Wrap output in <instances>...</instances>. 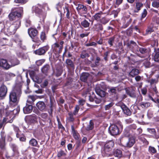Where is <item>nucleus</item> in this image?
Here are the masks:
<instances>
[{"label": "nucleus", "instance_id": "1", "mask_svg": "<svg viewBox=\"0 0 159 159\" xmlns=\"http://www.w3.org/2000/svg\"><path fill=\"white\" fill-rule=\"evenodd\" d=\"M135 142V139L133 137L129 138L124 137L120 140V143L122 146L129 148L133 146Z\"/></svg>", "mask_w": 159, "mask_h": 159}, {"label": "nucleus", "instance_id": "2", "mask_svg": "<svg viewBox=\"0 0 159 159\" xmlns=\"http://www.w3.org/2000/svg\"><path fill=\"white\" fill-rule=\"evenodd\" d=\"M21 94V90L20 88H18L17 90H15V92H11L9 95L10 101L13 102H16Z\"/></svg>", "mask_w": 159, "mask_h": 159}, {"label": "nucleus", "instance_id": "3", "mask_svg": "<svg viewBox=\"0 0 159 159\" xmlns=\"http://www.w3.org/2000/svg\"><path fill=\"white\" fill-rule=\"evenodd\" d=\"M109 131L110 134L112 135H116L119 134V129L116 125H111L109 128Z\"/></svg>", "mask_w": 159, "mask_h": 159}, {"label": "nucleus", "instance_id": "4", "mask_svg": "<svg viewBox=\"0 0 159 159\" xmlns=\"http://www.w3.org/2000/svg\"><path fill=\"white\" fill-rule=\"evenodd\" d=\"M37 116L34 114L27 116L25 118L26 122L29 124H31L37 122Z\"/></svg>", "mask_w": 159, "mask_h": 159}, {"label": "nucleus", "instance_id": "5", "mask_svg": "<svg viewBox=\"0 0 159 159\" xmlns=\"http://www.w3.org/2000/svg\"><path fill=\"white\" fill-rule=\"evenodd\" d=\"M48 47L44 46L35 50L34 51V52L36 54L38 55H44L48 50Z\"/></svg>", "mask_w": 159, "mask_h": 159}, {"label": "nucleus", "instance_id": "6", "mask_svg": "<svg viewBox=\"0 0 159 159\" xmlns=\"http://www.w3.org/2000/svg\"><path fill=\"white\" fill-rule=\"evenodd\" d=\"M0 66L5 70L10 68V65L8 63L7 61L3 59H0Z\"/></svg>", "mask_w": 159, "mask_h": 159}, {"label": "nucleus", "instance_id": "7", "mask_svg": "<svg viewBox=\"0 0 159 159\" xmlns=\"http://www.w3.org/2000/svg\"><path fill=\"white\" fill-rule=\"evenodd\" d=\"M21 16L20 13L17 11H12L9 14L8 17L10 21H12L15 20L16 17L18 18Z\"/></svg>", "mask_w": 159, "mask_h": 159}, {"label": "nucleus", "instance_id": "8", "mask_svg": "<svg viewBox=\"0 0 159 159\" xmlns=\"http://www.w3.org/2000/svg\"><path fill=\"white\" fill-rule=\"evenodd\" d=\"M120 106L122 109L124 114L128 116L131 115V111L124 104H120Z\"/></svg>", "mask_w": 159, "mask_h": 159}, {"label": "nucleus", "instance_id": "9", "mask_svg": "<svg viewBox=\"0 0 159 159\" xmlns=\"http://www.w3.org/2000/svg\"><path fill=\"white\" fill-rule=\"evenodd\" d=\"M125 90L126 93L130 97L135 98L136 97V94L134 89L132 88H125Z\"/></svg>", "mask_w": 159, "mask_h": 159}, {"label": "nucleus", "instance_id": "10", "mask_svg": "<svg viewBox=\"0 0 159 159\" xmlns=\"http://www.w3.org/2000/svg\"><path fill=\"white\" fill-rule=\"evenodd\" d=\"M28 32L30 36L33 39L37 36L38 32L36 29L30 28L28 29Z\"/></svg>", "mask_w": 159, "mask_h": 159}, {"label": "nucleus", "instance_id": "11", "mask_svg": "<svg viewBox=\"0 0 159 159\" xmlns=\"http://www.w3.org/2000/svg\"><path fill=\"white\" fill-rule=\"evenodd\" d=\"M65 62L66 65V67L69 70H74L75 66L74 62L71 60L67 59L66 60Z\"/></svg>", "mask_w": 159, "mask_h": 159}, {"label": "nucleus", "instance_id": "12", "mask_svg": "<svg viewBox=\"0 0 159 159\" xmlns=\"http://www.w3.org/2000/svg\"><path fill=\"white\" fill-rule=\"evenodd\" d=\"M77 10L82 12L83 14H86L88 12V9L85 6L81 4H79L76 7Z\"/></svg>", "mask_w": 159, "mask_h": 159}, {"label": "nucleus", "instance_id": "13", "mask_svg": "<svg viewBox=\"0 0 159 159\" xmlns=\"http://www.w3.org/2000/svg\"><path fill=\"white\" fill-rule=\"evenodd\" d=\"M7 92V88L6 86L2 84L0 87V97H4Z\"/></svg>", "mask_w": 159, "mask_h": 159}, {"label": "nucleus", "instance_id": "14", "mask_svg": "<svg viewBox=\"0 0 159 159\" xmlns=\"http://www.w3.org/2000/svg\"><path fill=\"white\" fill-rule=\"evenodd\" d=\"M38 108L40 111H43L45 110L46 108V106L45 103L43 101H39L36 104Z\"/></svg>", "mask_w": 159, "mask_h": 159}, {"label": "nucleus", "instance_id": "15", "mask_svg": "<svg viewBox=\"0 0 159 159\" xmlns=\"http://www.w3.org/2000/svg\"><path fill=\"white\" fill-rule=\"evenodd\" d=\"M111 149L109 148L108 147H104L102 149V152L103 156L105 157L109 156L110 155V152L111 150Z\"/></svg>", "mask_w": 159, "mask_h": 159}, {"label": "nucleus", "instance_id": "16", "mask_svg": "<svg viewBox=\"0 0 159 159\" xmlns=\"http://www.w3.org/2000/svg\"><path fill=\"white\" fill-rule=\"evenodd\" d=\"M113 155L115 157L120 158L123 156L122 151L120 149H115L113 150Z\"/></svg>", "mask_w": 159, "mask_h": 159}, {"label": "nucleus", "instance_id": "17", "mask_svg": "<svg viewBox=\"0 0 159 159\" xmlns=\"http://www.w3.org/2000/svg\"><path fill=\"white\" fill-rule=\"evenodd\" d=\"M89 75L90 74L88 73L83 72L80 76V80L83 82H86L87 81Z\"/></svg>", "mask_w": 159, "mask_h": 159}, {"label": "nucleus", "instance_id": "18", "mask_svg": "<svg viewBox=\"0 0 159 159\" xmlns=\"http://www.w3.org/2000/svg\"><path fill=\"white\" fill-rule=\"evenodd\" d=\"M147 129L148 131L152 135V136L153 138L156 139L159 138V135L157 134L156 131L154 129L148 128Z\"/></svg>", "mask_w": 159, "mask_h": 159}, {"label": "nucleus", "instance_id": "19", "mask_svg": "<svg viewBox=\"0 0 159 159\" xmlns=\"http://www.w3.org/2000/svg\"><path fill=\"white\" fill-rule=\"evenodd\" d=\"M32 106L30 105H26V106L23 108L24 112L25 114L30 113L32 110Z\"/></svg>", "mask_w": 159, "mask_h": 159}, {"label": "nucleus", "instance_id": "20", "mask_svg": "<svg viewBox=\"0 0 159 159\" xmlns=\"http://www.w3.org/2000/svg\"><path fill=\"white\" fill-rule=\"evenodd\" d=\"M50 69V66L48 64H46L44 65L41 69V71L46 75L48 74Z\"/></svg>", "mask_w": 159, "mask_h": 159}, {"label": "nucleus", "instance_id": "21", "mask_svg": "<svg viewBox=\"0 0 159 159\" xmlns=\"http://www.w3.org/2000/svg\"><path fill=\"white\" fill-rule=\"evenodd\" d=\"M127 58L130 61H132L134 63H136L139 62L138 59V57L134 54H131L129 56H128Z\"/></svg>", "mask_w": 159, "mask_h": 159}, {"label": "nucleus", "instance_id": "22", "mask_svg": "<svg viewBox=\"0 0 159 159\" xmlns=\"http://www.w3.org/2000/svg\"><path fill=\"white\" fill-rule=\"evenodd\" d=\"M9 61L10 62V68L18 65L20 63L19 61L16 58H14L11 59Z\"/></svg>", "mask_w": 159, "mask_h": 159}, {"label": "nucleus", "instance_id": "23", "mask_svg": "<svg viewBox=\"0 0 159 159\" xmlns=\"http://www.w3.org/2000/svg\"><path fill=\"white\" fill-rule=\"evenodd\" d=\"M90 22L86 19H84L80 23V26L82 28L83 27L84 28H87L89 27L90 25Z\"/></svg>", "mask_w": 159, "mask_h": 159}, {"label": "nucleus", "instance_id": "24", "mask_svg": "<svg viewBox=\"0 0 159 159\" xmlns=\"http://www.w3.org/2000/svg\"><path fill=\"white\" fill-rule=\"evenodd\" d=\"M143 7V4L140 2H137L136 3L135 8L134 12V13H137Z\"/></svg>", "mask_w": 159, "mask_h": 159}, {"label": "nucleus", "instance_id": "25", "mask_svg": "<svg viewBox=\"0 0 159 159\" xmlns=\"http://www.w3.org/2000/svg\"><path fill=\"white\" fill-rule=\"evenodd\" d=\"M95 91L97 94L101 98L104 97L105 96V92L100 89H96Z\"/></svg>", "mask_w": 159, "mask_h": 159}, {"label": "nucleus", "instance_id": "26", "mask_svg": "<svg viewBox=\"0 0 159 159\" xmlns=\"http://www.w3.org/2000/svg\"><path fill=\"white\" fill-rule=\"evenodd\" d=\"M139 73V70L136 69H133L129 73L130 76L133 77L138 75Z\"/></svg>", "mask_w": 159, "mask_h": 159}, {"label": "nucleus", "instance_id": "27", "mask_svg": "<svg viewBox=\"0 0 159 159\" xmlns=\"http://www.w3.org/2000/svg\"><path fill=\"white\" fill-rule=\"evenodd\" d=\"M20 25V20H17L14 22L11 26L16 31L18 29Z\"/></svg>", "mask_w": 159, "mask_h": 159}, {"label": "nucleus", "instance_id": "28", "mask_svg": "<svg viewBox=\"0 0 159 159\" xmlns=\"http://www.w3.org/2000/svg\"><path fill=\"white\" fill-rule=\"evenodd\" d=\"M150 105L151 104L149 102H141L139 103V106L144 109L148 108Z\"/></svg>", "mask_w": 159, "mask_h": 159}, {"label": "nucleus", "instance_id": "29", "mask_svg": "<svg viewBox=\"0 0 159 159\" xmlns=\"http://www.w3.org/2000/svg\"><path fill=\"white\" fill-rule=\"evenodd\" d=\"M93 28L96 31L98 32L100 30H102L103 29L102 25L100 23H97L94 25Z\"/></svg>", "mask_w": 159, "mask_h": 159}, {"label": "nucleus", "instance_id": "30", "mask_svg": "<svg viewBox=\"0 0 159 159\" xmlns=\"http://www.w3.org/2000/svg\"><path fill=\"white\" fill-rule=\"evenodd\" d=\"M41 117L43 119V120L45 121L48 118L49 121L48 122L49 124L51 122V120L50 118L48 117V114L46 113H42L40 114Z\"/></svg>", "mask_w": 159, "mask_h": 159}, {"label": "nucleus", "instance_id": "31", "mask_svg": "<svg viewBox=\"0 0 159 159\" xmlns=\"http://www.w3.org/2000/svg\"><path fill=\"white\" fill-rule=\"evenodd\" d=\"M94 127V123L93 121L91 120L90 121L89 124L88 125L86 128V129L87 130H92Z\"/></svg>", "mask_w": 159, "mask_h": 159}, {"label": "nucleus", "instance_id": "32", "mask_svg": "<svg viewBox=\"0 0 159 159\" xmlns=\"http://www.w3.org/2000/svg\"><path fill=\"white\" fill-rule=\"evenodd\" d=\"M139 51L142 54L144 55H147L148 53V50L145 48H139Z\"/></svg>", "mask_w": 159, "mask_h": 159}, {"label": "nucleus", "instance_id": "33", "mask_svg": "<svg viewBox=\"0 0 159 159\" xmlns=\"http://www.w3.org/2000/svg\"><path fill=\"white\" fill-rule=\"evenodd\" d=\"M33 10L34 12L39 15H41L43 14L42 10L39 8L38 7L34 6L33 7Z\"/></svg>", "mask_w": 159, "mask_h": 159}, {"label": "nucleus", "instance_id": "34", "mask_svg": "<svg viewBox=\"0 0 159 159\" xmlns=\"http://www.w3.org/2000/svg\"><path fill=\"white\" fill-rule=\"evenodd\" d=\"M50 104L49 106V109L48 110V113H49L50 115H52L53 111V103L52 100L50 99Z\"/></svg>", "mask_w": 159, "mask_h": 159}, {"label": "nucleus", "instance_id": "35", "mask_svg": "<svg viewBox=\"0 0 159 159\" xmlns=\"http://www.w3.org/2000/svg\"><path fill=\"white\" fill-rule=\"evenodd\" d=\"M16 53L17 56L19 57H21L23 58H26L25 54L22 50L17 51Z\"/></svg>", "mask_w": 159, "mask_h": 159}, {"label": "nucleus", "instance_id": "36", "mask_svg": "<svg viewBox=\"0 0 159 159\" xmlns=\"http://www.w3.org/2000/svg\"><path fill=\"white\" fill-rule=\"evenodd\" d=\"M80 57L81 58L83 59L86 57H89V55L88 53L86 52V51L85 50H84L82 51Z\"/></svg>", "mask_w": 159, "mask_h": 159}, {"label": "nucleus", "instance_id": "37", "mask_svg": "<svg viewBox=\"0 0 159 159\" xmlns=\"http://www.w3.org/2000/svg\"><path fill=\"white\" fill-rule=\"evenodd\" d=\"M36 99L35 97L33 95H30L28 96V99L27 100V102L31 104L35 101Z\"/></svg>", "mask_w": 159, "mask_h": 159}, {"label": "nucleus", "instance_id": "38", "mask_svg": "<svg viewBox=\"0 0 159 159\" xmlns=\"http://www.w3.org/2000/svg\"><path fill=\"white\" fill-rule=\"evenodd\" d=\"M102 14V12L97 13L93 16V17L95 20H98L100 19Z\"/></svg>", "mask_w": 159, "mask_h": 159}, {"label": "nucleus", "instance_id": "39", "mask_svg": "<svg viewBox=\"0 0 159 159\" xmlns=\"http://www.w3.org/2000/svg\"><path fill=\"white\" fill-rule=\"evenodd\" d=\"M29 144L32 146L36 147L38 144V142L36 139L33 138L30 141Z\"/></svg>", "mask_w": 159, "mask_h": 159}, {"label": "nucleus", "instance_id": "40", "mask_svg": "<svg viewBox=\"0 0 159 159\" xmlns=\"http://www.w3.org/2000/svg\"><path fill=\"white\" fill-rule=\"evenodd\" d=\"M116 87H112L110 88V89L108 90V92L112 94H116L117 93L116 91Z\"/></svg>", "mask_w": 159, "mask_h": 159}, {"label": "nucleus", "instance_id": "41", "mask_svg": "<svg viewBox=\"0 0 159 159\" xmlns=\"http://www.w3.org/2000/svg\"><path fill=\"white\" fill-rule=\"evenodd\" d=\"M66 12V18L69 19L70 18V11L68 7L67 6H66L64 8V12Z\"/></svg>", "mask_w": 159, "mask_h": 159}, {"label": "nucleus", "instance_id": "42", "mask_svg": "<svg viewBox=\"0 0 159 159\" xmlns=\"http://www.w3.org/2000/svg\"><path fill=\"white\" fill-rule=\"evenodd\" d=\"M114 145V142L112 141H110L107 143L105 146V147H108L109 148L111 149L113 147Z\"/></svg>", "mask_w": 159, "mask_h": 159}, {"label": "nucleus", "instance_id": "43", "mask_svg": "<svg viewBox=\"0 0 159 159\" xmlns=\"http://www.w3.org/2000/svg\"><path fill=\"white\" fill-rule=\"evenodd\" d=\"M127 45V46L130 48L137 46L136 43L133 41H131L130 42L128 43Z\"/></svg>", "mask_w": 159, "mask_h": 159}, {"label": "nucleus", "instance_id": "44", "mask_svg": "<svg viewBox=\"0 0 159 159\" xmlns=\"http://www.w3.org/2000/svg\"><path fill=\"white\" fill-rule=\"evenodd\" d=\"M109 20L105 17H104L101 19L100 20V22L104 24L105 25L109 21Z\"/></svg>", "mask_w": 159, "mask_h": 159}, {"label": "nucleus", "instance_id": "45", "mask_svg": "<svg viewBox=\"0 0 159 159\" xmlns=\"http://www.w3.org/2000/svg\"><path fill=\"white\" fill-rule=\"evenodd\" d=\"M7 30L8 32L9 33L11 34H15L16 32V30H15L13 28V27H12L11 26L9 27Z\"/></svg>", "mask_w": 159, "mask_h": 159}, {"label": "nucleus", "instance_id": "46", "mask_svg": "<svg viewBox=\"0 0 159 159\" xmlns=\"http://www.w3.org/2000/svg\"><path fill=\"white\" fill-rule=\"evenodd\" d=\"M40 38L43 42L46 39V36L44 32H42L40 34Z\"/></svg>", "mask_w": 159, "mask_h": 159}, {"label": "nucleus", "instance_id": "47", "mask_svg": "<svg viewBox=\"0 0 159 159\" xmlns=\"http://www.w3.org/2000/svg\"><path fill=\"white\" fill-rule=\"evenodd\" d=\"M152 5L153 7L158 8L159 7V1L157 0L153 1Z\"/></svg>", "mask_w": 159, "mask_h": 159}, {"label": "nucleus", "instance_id": "48", "mask_svg": "<svg viewBox=\"0 0 159 159\" xmlns=\"http://www.w3.org/2000/svg\"><path fill=\"white\" fill-rule=\"evenodd\" d=\"M114 103L112 102H110L109 104L105 106V109L106 110H108L112 107Z\"/></svg>", "mask_w": 159, "mask_h": 159}, {"label": "nucleus", "instance_id": "49", "mask_svg": "<svg viewBox=\"0 0 159 159\" xmlns=\"http://www.w3.org/2000/svg\"><path fill=\"white\" fill-rule=\"evenodd\" d=\"M153 59L155 61H159V52H156L154 56Z\"/></svg>", "mask_w": 159, "mask_h": 159}, {"label": "nucleus", "instance_id": "50", "mask_svg": "<svg viewBox=\"0 0 159 159\" xmlns=\"http://www.w3.org/2000/svg\"><path fill=\"white\" fill-rule=\"evenodd\" d=\"M94 96H95V95L93 92H92L91 95L90 94L88 95V97L89 98V100L91 102H93L94 101Z\"/></svg>", "mask_w": 159, "mask_h": 159}, {"label": "nucleus", "instance_id": "51", "mask_svg": "<svg viewBox=\"0 0 159 159\" xmlns=\"http://www.w3.org/2000/svg\"><path fill=\"white\" fill-rule=\"evenodd\" d=\"M149 151L150 152L153 153H155L157 152V150L153 147L150 146L149 148Z\"/></svg>", "mask_w": 159, "mask_h": 159}, {"label": "nucleus", "instance_id": "52", "mask_svg": "<svg viewBox=\"0 0 159 159\" xmlns=\"http://www.w3.org/2000/svg\"><path fill=\"white\" fill-rule=\"evenodd\" d=\"M153 31V30L152 27H148L146 30V34H150Z\"/></svg>", "mask_w": 159, "mask_h": 159}, {"label": "nucleus", "instance_id": "53", "mask_svg": "<svg viewBox=\"0 0 159 159\" xmlns=\"http://www.w3.org/2000/svg\"><path fill=\"white\" fill-rule=\"evenodd\" d=\"M115 38L113 37L109 38L108 42V43L111 46H112L113 45V43L114 41Z\"/></svg>", "mask_w": 159, "mask_h": 159}, {"label": "nucleus", "instance_id": "54", "mask_svg": "<svg viewBox=\"0 0 159 159\" xmlns=\"http://www.w3.org/2000/svg\"><path fill=\"white\" fill-rule=\"evenodd\" d=\"M65 155V154L64 152L62 150H61L58 152L57 156L58 157H60L62 156Z\"/></svg>", "mask_w": 159, "mask_h": 159}, {"label": "nucleus", "instance_id": "55", "mask_svg": "<svg viewBox=\"0 0 159 159\" xmlns=\"http://www.w3.org/2000/svg\"><path fill=\"white\" fill-rule=\"evenodd\" d=\"M94 97V101L96 103L98 104L101 102V98H99L95 96Z\"/></svg>", "mask_w": 159, "mask_h": 159}, {"label": "nucleus", "instance_id": "56", "mask_svg": "<svg viewBox=\"0 0 159 159\" xmlns=\"http://www.w3.org/2000/svg\"><path fill=\"white\" fill-rule=\"evenodd\" d=\"M100 61V58L98 57H97L95 61V66H97L99 65V62Z\"/></svg>", "mask_w": 159, "mask_h": 159}, {"label": "nucleus", "instance_id": "57", "mask_svg": "<svg viewBox=\"0 0 159 159\" xmlns=\"http://www.w3.org/2000/svg\"><path fill=\"white\" fill-rule=\"evenodd\" d=\"M74 138L75 139L78 140L79 139V134L76 131L72 133Z\"/></svg>", "mask_w": 159, "mask_h": 159}, {"label": "nucleus", "instance_id": "58", "mask_svg": "<svg viewBox=\"0 0 159 159\" xmlns=\"http://www.w3.org/2000/svg\"><path fill=\"white\" fill-rule=\"evenodd\" d=\"M89 91L88 89H86L84 91L83 93V95L85 96V97L88 96V95H90V93H89Z\"/></svg>", "mask_w": 159, "mask_h": 159}, {"label": "nucleus", "instance_id": "59", "mask_svg": "<svg viewBox=\"0 0 159 159\" xmlns=\"http://www.w3.org/2000/svg\"><path fill=\"white\" fill-rule=\"evenodd\" d=\"M80 109V107L78 105H76L75 108V109L73 112V114L75 115H76L77 112H78Z\"/></svg>", "mask_w": 159, "mask_h": 159}, {"label": "nucleus", "instance_id": "60", "mask_svg": "<svg viewBox=\"0 0 159 159\" xmlns=\"http://www.w3.org/2000/svg\"><path fill=\"white\" fill-rule=\"evenodd\" d=\"M89 32L81 34H80V37L81 38H83L84 37H87L89 34Z\"/></svg>", "mask_w": 159, "mask_h": 159}, {"label": "nucleus", "instance_id": "61", "mask_svg": "<svg viewBox=\"0 0 159 159\" xmlns=\"http://www.w3.org/2000/svg\"><path fill=\"white\" fill-rule=\"evenodd\" d=\"M35 80H34V81L38 84L40 83L42 81V79L41 78H39L37 76L35 77Z\"/></svg>", "mask_w": 159, "mask_h": 159}, {"label": "nucleus", "instance_id": "62", "mask_svg": "<svg viewBox=\"0 0 159 159\" xmlns=\"http://www.w3.org/2000/svg\"><path fill=\"white\" fill-rule=\"evenodd\" d=\"M109 53L110 52L109 51L106 52L104 53V59L105 60V61H107V57Z\"/></svg>", "mask_w": 159, "mask_h": 159}, {"label": "nucleus", "instance_id": "63", "mask_svg": "<svg viewBox=\"0 0 159 159\" xmlns=\"http://www.w3.org/2000/svg\"><path fill=\"white\" fill-rule=\"evenodd\" d=\"M144 65L146 67H148L150 65V63L149 61L146 60L143 63Z\"/></svg>", "mask_w": 159, "mask_h": 159}, {"label": "nucleus", "instance_id": "64", "mask_svg": "<svg viewBox=\"0 0 159 159\" xmlns=\"http://www.w3.org/2000/svg\"><path fill=\"white\" fill-rule=\"evenodd\" d=\"M62 6L61 4L60 3H59L57 4L56 8L58 11H60V9L61 8Z\"/></svg>", "mask_w": 159, "mask_h": 159}]
</instances>
